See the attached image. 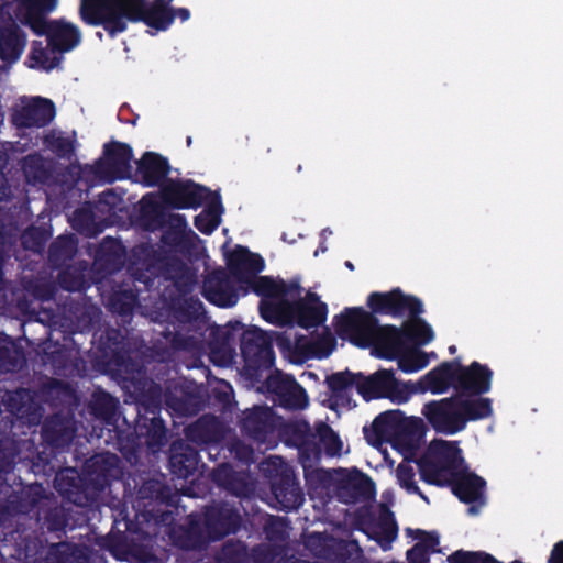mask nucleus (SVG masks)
<instances>
[{
    "mask_svg": "<svg viewBox=\"0 0 563 563\" xmlns=\"http://www.w3.org/2000/svg\"><path fill=\"white\" fill-rule=\"evenodd\" d=\"M146 0H81V15L92 24L102 23L110 33L121 32L128 21L142 20L155 29H165L170 22L165 0H155L150 8Z\"/></svg>",
    "mask_w": 563,
    "mask_h": 563,
    "instance_id": "nucleus-1",
    "label": "nucleus"
},
{
    "mask_svg": "<svg viewBox=\"0 0 563 563\" xmlns=\"http://www.w3.org/2000/svg\"><path fill=\"white\" fill-rule=\"evenodd\" d=\"M339 332L356 345L373 346L384 357L397 354L404 343L398 329L378 327L376 319L362 310L349 311L340 321Z\"/></svg>",
    "mask_w": 563,
    "mask_h": 563,
    "instance_id": "nucleus-2",
    "label": "nucleus"
},
{
    "mask_svg": "<svg viewBox=\"0 0 563 563\" xmlns=\"http://www.w3.org/2000/svg\"><path fill=\"white\" fill-rule=\"evenodd\" d=\"M488 399L474 396H459L424 405L422 415L440 432L453 434L464 429L470 419L490 415Z\"/></svg>",
    "mask_w": 563,
    "mask_h": 563,
    "instance_id": "nucleus-3",
    "label": "nucleus"
},
{
    "mask_svg": "<svg viewBox=\"0 0 563 563\" xmlns=\"http://www.w3.org/2000/svg\"><path fill=\"white\" fill-rule=\"evenodd\" d=\"M462 465L461 450L456 443L445 440H433L420 462L422 476L438 485L455 481L462 471Z\"/></svg>",
    "mask_w": 563,
    "mask_h": 563,
    "instance_id": "nucleus-4",
    "label": "nucleus"
},
{
    "mask_svg": "<svg viewBox=\"0 0 563 563\" xmlns=\"http://www.w3.org/2000/svg\"><path fill=\"white\" fill-rule=\"evenodd\" d=\"M229 267L236 280L252 285L258 295L266 297L261 305L262 311L266 303H271L274 307L280 301H286L282 298L284 294L283 285L267 277L255 278V274L262 269V266L258 258L249 254L245 250H239L230 256Z\"/></svg>",
    "mask_w": 563,
    "mask_h": 563,
    "instance_id": "nucleus-5",
    "label": "nucleus"
},
{
    "mask_svg": "<svg viewBox=\"0 0 563 563\" xmlns=\"http://www.w3.org/2000/svg\"><path fill=\"white\" fill-rule=\"evenodd\" d=\"M472 393H484L489 387V373L486 368L473 364L468 368H462L456 365H444L430 372L422 380L423 389L432 393H441L454 382Z\"/></svg>",
    "mask_w": 563,
    "mask_h": 563,
    "instance_id": "nucleus-6",
    "label": "nucleus"
},
{
    "mask_svg": "<svg viewBox=\"0 0 563 563\" xmlns=\"http://www.w3.org/2000/svg\"><path fill=\"white\" fill-rule=\"evenodd\" d=\"M325 307L319 299L310 294L305 299L291 305L288 301H280L272 307L266 303L263 307V317L271 322L287 324L296 321L302 328H312L324 320Z\"/></svg>",
    "mask_w": 563,
    "mask_h": 563,
    "instance_id": "nucleus-7",
    "label": "nucleus"
},
{
    "mask_svg": "<svg viewBox=\"0 0 563 563\" xmlns=\"http://www.w3.org/2000/svg\"><path fill=\"white\" fill-rule=\"evenodd\" d=\"M375 432L394 441L407 450L416 448L423 434L424 423L417 417H405L400 411H388L373 422Z\"/></svg>",
    "mask_w": 563,
    "mask_h": 563,
    "instance_id": "nucleus-8",
    "label": "nucleus"
},
{
    "mask_svg": "<svg viewBox=\"0 0 563 563\" xmlns=\"http://www.w3.org/2000/svg\"><path fill=\"white\" fill-rule=\"evenodd\" d=\"M358 391L367 399L389 398L398 404L406 402L413 389L406 383L399 382L390 371H378L364 378H357Z\"/></svg>",
    "mask_w": 563,
    "mask_h": 563,
    "instance_id": "nucleus-9",
    "label": "nucleus"
},
{
    "mask_svg": "<svg viewBox=\"0 0 563 563\" xmlns=\"http://www.w3.org/2000/svg\"><path fill=\"white\" fill-rule=\"evenodd\" d=\"M29 23L36 33H47L49 44L59 52L71 49L80 40L78 30L65 22L47 24L42 16H30Z\"/></svg>",
    "mask_w": 563,
    "mask_h": 563,
    "instance_id": "nucleus-10",
    "label": "nucleus"
},
{
    "mask_svg": "<svg viewBox=\"0 0 563 563\" xmlns=\"http://www.w3.org/2000/svg\"><path fill=\"white\" fill-rule=\"evenodd\" d=\"M241 349L245 360L253 366L268 367L273 364L271 339L260 329H251L243 333Z\"/></svg>",
    "mask_w": 563,
    "mask_h": 563,
    "instance_id": "nucleus-11",
    "label": "nucleus"
},
{
    "mask_svg": "<svg viewBox=\"0 0 563 563\" xmlns=\"http://www.w3.org/2000/svg\"><path fill=\"white\" fill-rule=\"evenodd\" d=\"M53 103L47 99L34 98L23 101V106L13 115V121L19 126H42L54 118Z\"/></svg>",
    "mask_w": 563,
    "mask_h": 563,
    "instance_id": "nucleus-12",
    "label": "nucleus"
},
{
    "mask_svg": "<svg viewBox=\"0 0 563 563\" xmlns=\"http://www.w3.org/2000/svg\"><path fill=\"white\" fill-rule=\"evenodd\" d=\"M205 297L212 303L220 307L232 306L236 302L230 282L227 279L224 272H214L205 282Z\"/></svg>",
    "mask_w": 563,
    "mask_h": 563,
    "instance_id": "nucleus-13",
    "label": "nucleus"
},
{
    "mask_svg": "<svg viewBox=\"0 0 563 563\" xmlns=\"http://www.w3.org/2000/svg\"><path fill=\"white\" fill-rule=\"evenodd\" d=\"M163 199L175 208H189L197 206L201 200L199 189L191 184L169 181L163 188Z\"/></svg>",
    "mask_w": 563,
    "mask_h": 563,
    "instance_id": "nucleus-14",
    "label": "nucleus"
},
{
    "mask_svg": "<svg viewBox=\"0 0 563 563\" xmlns=\"http://www.w3.org/2000/svg\"><path fill=\"white\" fill-rule=\"evenodd\" d=\"M166 170V162L155 154L144 155L139 164V174L147 185L158 184Z\"/></svg>",
    "mask_w": 563,
    "mask_h": 563,
    "instance_id": "nucleus-15",
    "label": "nucleus"
},
{
    "mask_svg": "<svg viewBox=\"0 0 563 563\" xmlns=\"http://www.w3.org/2000/svg\"><path fill=\"white\" fill-rule=\"evenodd\" d=\"M369 302L373 309L383 312H398L406 307L411 308V299L397 291L385 295L374 294Z\"/></svg>",
    "mask_w": 563,
    "mask_h": 563,
    "instance_id": "nucleus-16",
    "label": "nucleus"
},
{
    "mask_svg": "<svg viewBox=\"0 0 563 563\" xmlns=\"http://www.w3.org/2000/svg\"><path fill=\"white\" fill-rule=\"evenodd\" d=\"M280 402L292 409L305 408L308 404L307 395L297 383L286 379L279 387Z\"/></svg>",
    "mask_w": 563,
    "mask_h": 563,
    "instance_id": "nucleus-17",
    "label": "nucleus"
},
{
    "mask_svg": "<svg viewBox=\"0 0 563 563\" xmlns=\"http://www.w3.org/2000/svg\"><path fill=\"white\" fill-rule=\"evenodd\" d=\"M32 67H40L43 69H52L57 66L60 62V57L56 52V48L49 44L43 45L42 43H35L31 55Z\"/></svg>",
    "mask_w": 563,
    "mask_h": 563,
    "instance_id": "nucleus-18",
    "label": "nucleus"
},
{
    "mask_svg": "<svg viewBox=\"0 0 563 563\" xmlns=\"http://www.w3.org/2000/svg\"><path fill=\"white\" fill-rule=\"evenodd\" d=\"M483 485L484 483L479 477L467 475L460 481L456 494L461 499L472 501L479 497Z\"/></svg>",
    "mask_w": 563,
    "mask_h": 563,
    "instance_id": "nucleus-19",
    "label": "nucleus"
},
{
    "mask_svg": "<svg viewBox=\"0 0 563 563\" xmlns=\"http://www.w3.org/2000/svg\"><path fill=\"white\" fill-rule=\"evenodd\" d=\"M21 53V45L18 35L9 31L0 38V57L3 60L12 62L19 57Z\"/></svg>",
    "mask_w": 563,
    "mask_h": 563,
    "instance_id": "nucleus-20",
    "label": "nucleus"
},
{
    "mask_svg": "<svg viewBox=\"0 0 563 563\" xmlns=\"http://www.w3.org/2000/svg\"><path fill=\"white\" fill-rule=\"evenodd\" d=\"M273 490L276 499L284 508H295L301 503L299 489L294 483H288V487L286 489L274 484Z\"/></svg>",
    "mask_w": 563,
    "mask_h": 563,
    "instance_id": "nucleus-21",
    "label": "nucleus"
},
{
    "mask_svg": "<svg viewBox=\"0 0 563 563\" xmlns=\"http://www.w3.org/2000/svg\"><path fill=\"white\" fill-rule=\"evenodd\" d=\"M317 432L327 454L334 456L341 453L342 443L338 435L328 426L320 424Z\"/></svg>",
    "mask_w": 563,
    "mask_h": 563,
    "instance_id": "nucleus-22",
    "label": "nucleus"
},
{
    "mask_svg": "<svg viewBox=\"0 0 563 563\" xmlns=\"http://www.w3.org/2000/svg\"><path fill=\"white\" fill-rule=\"evenodd\" d=\"M407 334L413 338L420 344H426L433 339L431 328L421 320H413L407 327Z\"/></svg>",
    "mask_w": 563,
    "mask_h": 563,
    "instance_id": "nucleus-23",
    "label": "nucleus"
},
{
    "mask_svg": "<svg viewBox=\"0 0 563 563\" xmlns=\"http://www.w3.org/2000/svg\"><path fill=\"white\" fill-rule=\"evenodd\" d=\"M220 222L219 213L216 209H209L196 217L195 223L198 230L203 233L213 231Z\"/></svg>",
    "mask_w": 563,
    "mask_h": 563,
    "instance_id": "nucleus-24",
    "label": "nucleus"
},
{
    "mask_svg": "<svg viewBox=\"0 0 563 563\" xmlns=\"http://www.w3.org/2000/svg\"><path fill=\"white\" fill-rule=\"evenodd\" d=\"M450 563H497L490 555L457 551L449 556Z\"/></svg>",
    "mask_w": 563,
    "mask_h": 563,
    "instance_id": "nucleus-25",
    "label": "nucleus"
},
{
    "mask_svg": "<svg viewBox=\"0 0 563 563\" xmlns=\"http://www.w3.org/2000/svg\"><path fill=\"white\" fill-rule=\"evenodd\" d=\"M397 478L408 492L416 493L418 487L415 484V468L410 463H400L396 470Z\"/></svg>",
    "mask_w": 563,
    "mask_h": 563,
    "instance_id": "nucleus-26",
    "label": "nucleus"
},
{
    "mask_svg": "<svg viewBox=\"0 0 563 563\" xmlns=\"http://www.w3.org/2000/svg\"><path fill=\"white\" fill-rule=\"evenodd\" d=\"M131 157V150L128 146L117 145L109 159L113 165H118L120 170H123L128 167Z\"/></svg>",
    "mask_w": 563,
    "mask_h": 563,
    "instance_id": "nucleus-27",
    "label": "nucleus"
},
{
    "mask_svg": "<svg viewBox=\"0 0 563 563\" xmlns=\"http://www.w3.org/2000/svg\"><path fill=\"white\" fill-rule=\"evenodd\" d=\"M356 378L350 373H338L329 378V386L333 391H340L351 386Z\"/></svg>",
    "mask_w": 563,
    "mask_h": 563,
    "instance_id": "nucleus-28",
    "label": "nucleus"
},
{
    "mask_svg": "<svg viewBox=\"0 0 563 563\" xmlns=\"http://www.w3.org/2000/svg\"><path fill=\"white\" fill-rule=\"evenodd\" d=\"M29 5L34 12H45L54 9L55 0H29Z\"/></svg>",
    "mask_w": 563,
    "mask_h": 563,
    "instance_id": "nucleus-29",
    "label": "nucleus"
},
{
    "mask_svg": "<svg viewBox=\"0 0 563 563\" xmlns=\"http://www.w3.org/2000/svg\"><path fill=\"white\" fill-rule=\"evenodd\" d=\"M321 344H322V347L316 349V354L319 357H324V356L329 355L331 353V351L333 350L334 339L330 334H328L321 340Z\"/></svg>",
    "mask_w": 563,
    "mask_h": 563,
    "instance_id": "nucleus-30",
    "label": "nucleus"
},
{
    "mask_svg": "<svg viewBox=\"0 0 563 563\" xmlns=\"http://www.w3.org/2000/svg\"><path fill=\"white\" fill-rule=\"evenodd\" d=\"M232 352L230 350H225L222 355H219L217 352L211 353V360L220 365L225 366L232 362Z\"/></svg>",
    "mask_w": 563,
    "mask_h": 563,
    "instance_id": "nucleus-31",
    "label": "nucleus"
},
{
    "mask_svg": "<svg viewBox=\"0 0 563 563\" xmlns=\"http://www.w3.org/2000/svg\"><path fill=\"white\" fill-rule=\"evenodd\" d=\"M550 563H563V541L559 542L551 554Z\"/></svg>",
    "mask_w": 563,
    "mask_h": 563,
    "instance_id": "nucleus-32",
    "label": "nucleus"
},
{
    "mask_svg": "<svg viewBox=\"0 0 563 563\" xmlns=\"http://www.w3.org/2000/svg\"><path fill=\"white\" fill-rule=\"evenodd\" d=\"M427 550H435V545L438 544V539L434 536L426 534V540L421 542Z\"/></svg>",
    "mask_w": 563,
    "mask_h": 563,
    "instance_id": "nucleus-33",
    "label": "nucleus"
},
{
    "mask_svg": "<svg viewBox=\"0 0 563 563\" xmlns=\"http://www.w3.org/2000/svg\"><path fill=\"white\" fill-rule=\"evenodd\" d=\"M177 463H180V459L178 456H173L172 457V465H173V467H175Z\"/></svg>",
    "mask_w": 563,
    "mask_h": 563,
    "instance_id": "nucleus-34",
    "label": "nucleus"
},
{
    "mask_svg": "<svg viewBox=\"0 0 563 563\" xmlns=\"http://www.w3.org/2000/svg\"><path fill=\"white\" fill-rule=\"evenodd\" d=\"M272 462H273L274 464H277V463H282V460H280L279 457H273V459H272Z\"/></svg>",
    "mask_w": 563,
    "mask_h": 563,
    "instance_id": "nucleus-35",
    "label": "nucleus"
},
{
    "mask_svg": "<svg viewBox=\"0 0 563 563\" xmlns=\"http://www.w3.org/2000/svg\"><path fill=\"white\" fill-rule=\"evenodd\" d=\"M187 473L188 472H181V471L178 472L179 476H187Z\"/></svg>",
    "mask_w": 563,
    "mask_h": 563,
    "instance_id": "nucleus-36",
    "label": "nucleus"
},
{
    "mask_svg": "<svg viewBox=\"0 0 563 563\" xmlns=\"http://www.w3.org/2000/svg\"><path fill=\"white\" fill-rule=\"evenodd\" d=\"M284 563H296V562H295V561H292V560H287V561H285Z\"/></svg>",
    "mask_w": 563,
    "mask_h": 563,
    "instance_id": "nucleus-37",
    "label": "nucleus"
},
{
    "mask_svg": "<svg viewBox=\"0 0 563 563\" xmlns=\"http://www.w3.org/2000/svg\"><path fill=\"white\" fill-rule=\"evenodd\" d=\"M26 236H27L26 234H25V235H23V239H24V240H23V243H24V244L26 243Z\"/></svg>",
    "mask_w": 563,
    "mask_h": 563,
    "instance_id": "nucleus-38",
    "label": "nucleus"
}]
</instances>
